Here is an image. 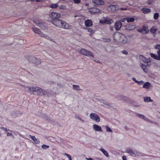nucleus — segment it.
<instances>
[{
    "mask_svg": "<svg viewBox=\"0 0 160 160\" xmlns=\"http://www.w3.org/2000/svg\"><path fill=\"white\" fill-rule=\"evenodd\" d=\"M52 23L56 27L60 28H63L65 29H70L71 26L66 23L64 21L58 19L53 20L52 21Z\"/></svg>",
    "mask_w": 160,
    "mask_h": 160,
    "instance_id": "f257e3e1",
    "label": "nucleus"
},
{
    "mask_svg": "<svg viewBox=\"0 0 160 160\" xmlns=\"http://www.w3.org/2000/svg\"><path fill=\"white\" fill-rule=\"evenodd\" d=\"M141 62H143L141 63V68L144 72L147 73L148 70L147 68V66H149L151 65V60L149 58H147L142 55H140L139 57Z\"/></svg>",
    "mask_w": 160,
    "mask_h": 160,
    "instance_id": "f03ea898",
    "label": "nucleus"
},
{
    "mask_svg": "<svg viewBox=\"0 0 160 160\" xmlns=\"http://www.w3.org/2000/svg\"><path fill=\"white\" fill-rule=\"evenodd\" d=\"M79 52L82 55L89 57L90 59H92L94 58V54L90 51L85 49H81Z\"/></svg>",
    "mask_w": 160,
    "mask_h": 160,
    "instance_id": "7ed1b4c3",
    "label": "nucleus"
},
{
    "mask_svg": "<svg viewBox=\"0 0 160 160\" xmlns=\"http://www.w3.org/2000/svg\"><path fill=\"white\" fill-rule=\"evenodd\" d=\"M38 87H25L24 89L26 92H30L31 94L34 95L36 94V92L37 93Z\"/></svg>",
    "mask_w": 160,
    "mask_h": 160,
    "instance_id": "20e7f679",
    "label": "nucleus"
},
{
    "mask_svg": "<svg viewBox=\"0 0 160 160\" xmlns=\"http://www.w3.org/2000/svg\"><path fill=\"white\" fill-rule=\"evenodd\" d=\"M126 152L131 156L134 157L139 156L141 154V152L138 151L130 148L128 149Z\"/></svg>",
    "mask_w": 160,
    "mask_h": 160,
    "instance_id": "39448f33",
    "label": "nucleus"
},
{
    "mask_svg": "<svg viewBox=\"0 0 160 160\" xmlns=\"http://www.w3.org/2000/svg\"><path fill=\"white\" fill-rule=\"evenodd\" d=\"M89 117L92 120L94 121L97 122H98L100 121V117L95 113H91L89 115Z\"/></svg>",
    "mask_w": 160,
    "mask_h": 160,
    "instance_id": "423d86ee",
    "label": "nucleus"
},
{
    "mask_svg": "<svg viewBox=\"0 0 160 160\" xmlns=\"http://www.w3.org/2000/svg\"><path fill=\"white\" fill-rule=\"evenodd\" d=\"M118 8L119 7L118 6L112 5L109 6L107 8V10L110 12H113L117 10Z\"/></svg>",
    "mask_w": 160,
    "mask_h": 160,
    "instance_id": "0eeeda50",
    "label": "nucleus"
},
{
    "mask_svg": "<svg viewBox=\"0 0 160 160\" xmlns=\"http://www.w3.org/2000/svg\"><path fill=\"white\" fill-rule=\"evenodd\" d=\"M98 103H100L101 105L102 106L110 108L112 107V104H109L106 101L103 99L99 100H98Z\"/></svg>",
    "mask_w": 160,
    "mask_h": 160,
    "instance_id": "6e6552de",
    "label": "nucleus"
},
{
    "mask_svg": "<svg viewBox=\"0 0 160 160\" xmlns=\"http://www.w3.org/2000/svg\"><path fill=\"white\" fill-rule=\"evenodd\" d=\"M137 31L143 34H146L148 33L149 32V30L148 28L146 27L143 26L142 28L139 29H137Z\"/></svg>",
    "mask_w": 160,
    "mask_h": 160,
    "instance_id": "1a4fd4ad",
    "label": "nucleus"
},
{
    "mask_svg": "<svg viewBox=\"0 0 160 160\" xmlns=\"http://www.w3.org/2000/svg\"><path fill=\"white\" fill-rule=\"evenodd\" d=\"M122 35V34L119 32L115 33L113 36V40L115 42H119L121 37Z\"/></svg>",
    "mask_w": 160,
    "mask_h": 160,
    "instance_id": "9d476101",
    "label": "nucleus"
},
{
    "mask_svg": "<svg viewBox=\"0 0 160 160\" xmlns=\"http://www.w3.org/2000/svg\"><path fill=\"white\" fill-rule=\"evenodd\" d=\"M32 30L35 33H37L40 36L46 37L47 36L46 35L43 34L39 29L37 28H32Z\"/></svg>",
    "mask_w": 160,
    "mask_h": 160,
    "instance_id": "9b49d317",
    "label": "nucleus"
},
{
    "mask_svg": "<svg viewBox=\"0 0 160 160\" xmlns=\"http://www.w3.org/2000/svg\"><path fill=\"white\" fill-rule=\"evenodd\" d=\"M49 16L51 18L55 20L56 18H59L61 14L58 12H52L49 14Z\"/></svg>",
    "mask_w": 160,
    "mask_h": 160,
    "instance_id": "f8f14e48",
    "label": "nucleus"
},
{
    "mask_svg": "<svg viewBox=\"0 0 160 160\" xmlns=\"http://www.w3.org/2000/svg\"><path fill=\"white\" fill-rule=\"evenodd\" d=\"M36 93L38 95L42 96L46 95L47 93V92L45 90H43L41 88L38 87Z\"/></svg>",
    "mask_w": 160,
    "mask_h": 160,
    "instance_id": "ddd939ff",
    "label": "nucleus"
},
{
    "mask_svg": "<svg viewBox=\"0 0 160 160\" xmlns=\"http://www.w3.org/2000/svg\"><path fill=\"white\" fill-rule=\"evenodd\" d=\"M122 24V23L120 21H116L114 25L116 30L117 31L119 30L121 28Z\"/></svg>",
    "mask_w": 160,
    "mask_h": 160,
    "instance_id": "4468645a",
    "label": "nucleus"
},
{
    "mask_svg": "<svg viewBox=\"0 0 160 160\" xmlns=\"http://www.w3.org/2000/svg\"><path fill=\"white\" fill-rule=\"evenodd\" d=\"M128 39L123 34L122 35L121 37L119 42L122 44H124L127 43L128 42Z\"/></svg>",
    "mask_w": 160,
    "mask_h": 160,
    "instance_id": "2eb2a0df",
    "label": "nucleus"
},
{
    "mask_svg": "<svg viewBox=\"0 0 160 160\" xmlns=\"http://www.w3.org/2000/svg\"><path fill=\"white\" fill-rule=\"evenodd\" d=\"M100 11L99 9L95 8H91L89 9V12L91 14H95L99 12Z\"/></svg>",
    "mask_w": 160,
    "mask_h": 160,
    "instance_id": "dca6fc26",
    "label": "nucleus"
},
{
    "mask_svg": "<svg viewBox=\"0 0 160 160\" xmlns=\"http://www.w3.org/2000/svg\"><path fill=\"white\" fill-rule=\"evenodd\" d=\"M152 87L151 84L149 82H145L143 86V88L147 90L150 89Z\"/></svg>",
    "mask_w": 160,
    "mask_h": 160,
    "instance_id": "f3484780",
    "label": "nucleus"
},
{
    "mask_svg": "<svg viewBox=\"0 0 160 160\" xmlns=\"http://www.w3.org/2000/svg\"><path fill=\"white\" fill-rule=\"evenodd\" d=\"M136 114L137 116L143 119L148 122H150V121L149 119H148V118L146 117L145 116L142 114H139L138 113H136Z\"/></svg>",
    "mask_w": 160,
    "mask_h": 160,
    "instance_id": "a211bd4d",
    "label": "nucleus"
},
{
    "mask_svg": "<svg viewBox=\"0 0 160 160\" xmlns=\"http://www.w3.org/2000/svg\"><path fill=\"white\" fill-rule=\"evenodd\" d=\"M93 128L94 130L96 131L102 132V130L101 127L99 126L97 124H93Z\"/></svg>",
    "mask_w": 160,
    "mask_h": 160,
    "instance_id": "6ab92c4d",
    "label": "nucleus"
},
{
    "mask_svg": "<svg viewBox=\"0 0 160 160\" xmlns=\"http://www.w3.org/2000/svg\"><path fill=\"white\" fill-rule=\"evenodd\" d=\"M93 3L99 5H102L104 4V2L102 0H92Z\"/></svg>",
    "mask_w": 160,
    "mask_h": 160,
    "instance_id": "aec40b11",
    "label": "nucleus"
},
{
    "mask_svg": "<svg viewBox=\"0 0 160 160\" xmlns=\"http://www.w3.org/2000/svg\"><path fill=\"white\" fill-rule=\"evenodd\" d=\"M126 29L127 30H131L136 28V25L134 24L128 25L126 26Z\"/></svg>",
    "mask_w": 160,
    "mask_h": 160,
    "instance_id": "412c9836",
    "label": "nucleus"
},
{
    "mask_svg": "<svg viewBox=\"0 0 160 160\" xmlns=\"http://www.w3.org/2000/svg\"><path fill=\"white\" fill-rule=\"evenodd\" d=\"M126 20L128 22H133L135 20V18L133 17H126L125 18H124L122 20V22H124L125 20Z\"/></svg>",
    "mask_w": 160,
    "mask_h": 160,
    "instance_id": "4be33fe9",
    "label": "nucleus"
},
{
    "mask_svg": "<svg viewBox=\"0 0 160 160\" xmlns=\"http://www.w3.org/2000/svg\"><path fill=\"white\" fill-rule=\"evenodd\" d=\"M32 63L36 65L39 64L41 63L40 60L38 59L35 58H32Z\"/></svg>",
    "mask_w": 160,
    "mask_h": 160,
    "instance_id": "5701e85b",
    "label": "nucleus"
},
{
    "mask_svg": "<svg viewBox=\"0 0 160 160\" xmlns=\"http://www.w3.org/2000/svg\"><path fill=\"white\" fill-rule=\"evenodd\" d=\"M85 24L87 27H90L92 25V21L91 20H87L85 22Z\"/></svg>",
    "mask_w": 160,
    "mask_h": 160,
    "instance_id": "b1692460",
    "label": "nucleus"
},
{
    "mask_svg": "<svg viewBox=\"0 0 160 160\" xmlns=\"http://www.w3.org/2000/svg\"><path fill=\"white\" fill-rule=\"evenodd\" d=\"M150 55L151 57L154 59L158 60H160V56H157L156 54L153 53H150Z\"/></svg>",
    "mask_w": 160,
    "mask_h": 160,
    "instance_id": "393cba45",
    "label": "nucleus"
},
{
    "mask_svg": "<svg viewBox=\"0 0 160 160\" xmlns=\"http://www.w3.org/2000/svg\"><path fill=\"white\" fill-rule=\"evenodd\" d=\"M29 137L34 141L35 143L38 144L39 142V140L38 138H36L35 136H32L30 135H29Z\"/></svg>",
    "mask_w": 160,
    "mask_h": 160,
    "instance_id": "a878e982",
    "label": "nucleus"
},
{
    "mask_svg": "<svg viewBox=\"0 0 160 160\" xmlns=\"http://www.w3.org/2000/svg\"><path fill=\"white\" fill-rule=\"evenodd\" d=\"M144 13L146 14L150 12L151 10L149 8H143L141 10Z\"/></svg>",
    "mask_w": 160,
    "mask_h": 160,
    "instance_id": "bb28decb",
    "label": "nucleus"
},
{
    "mask_svg": "<svg viewBox=\"0 0 160 160\" xmlns=\"http://www.w3.org/2000/svg\"><path fill=\"white\" fill-rule=\"evenodd\" d=\"M36 24H37L39 27L43 29L45 28V26L42 22H39L37 23H36Z\"/></svg>",
    "mask_w": 160,
    "mask_h": 160,
    "instance_id": "cd10ccee",
    "label": "nucleus"
},
{
    "mask_svg": "<svg viewBox=\"0 0 160 160\" xmlns=\"http://www.w3.org/2000/svg\"><path fill=\"white\" fill-rule=\"evenodd\" d=\"M144 101L146 102H152L153 100H151L150 97H146L143 98Z\"/></svg>",
    "mask_w": 160,
    "mask_h": 160,
    "instance_id": "c85d7f7f",
    "label": "nucleus"
},
{
    "mask_svg": "<svg viewBox=\"0 0 160 160\" xmlns=\"http://www.w3.org/2000/svg\"><path fill=\"white\" fill-rule=\"evenodd\" d=\"M100 150L107 157H109V155L106 151L102 148H100Z\"/></svg>",
    "mask_w": 160,
    "mask_h": 160,
    "instance_id": "c756f323",
    "label": "nucleus"
},
{
    "mask_svg": "<svg viewBox=\"0 0 160 160\" xmlns=\"http://www.w3.org/2000/svg\"><path fill=\"white\" fill-rule=\"evenodd\" d=\"M157 28L156 27H152L150 30V32L153 34H154L156 32L157 30Z\"/></svg>",
    "mask_w": 160,
    "mask_h": 160,
    "instance_id": "7c9ffc66",
    "label": "nucleus"
},
{
    "mask_svg": "<svg viewBox=\"0 0 160 160\" xmlns=\"http://www.w3.org/2000/svg\"><path fill=\"white\" fill-rule=\"evenodd\" d=\"M104 127L106 129V131L107 132H111L112 133L113 132L112 130L108 126H105Z\"/></svg>",
    "mask_w": 160,
    "mask_h": 160,
    "instance_id": "2f4dec72",
    "label": "nucleus"
},
{
    "mask_svg": "<svg viewBox=\"0 0 160 160\" xmlns=\"http://www.w3.org/2000/svg\"><path fill=\"white\" fill-rule=\"evenodd\" d=\"M72 86L73 89L75 90L79 91L81 90V89L80 88V86L78 85H73Z\"/></svg>",
    "mask_w": 160,
    "mask_h": 160,
    "instance_id": "473e14b6",
    "label": "nucleus"
},
{
    "mask_svg": "<svg viewBox=\"0 0 160 160\" xmlns=\"http://www.w3.org/2000/svg\"><path fill=\"white\" fill-rule=\"evenodd\" d=\"M114 22L111 19H106V23L108 24H111Z\"/></svg>",
    "mask_w": 160,
    "mask_h": 160,
    "instance_id": "72a5a7b5",
    "label": "nucleus"
},
{
    "mask_svg": "<svg viewBox=\"0 0 160 160\" xmlns=\"http://www.w3.org/2000/svg\"><path fill=\"white\" fill-rule=\"evenodd\" d=\"M75 117L77 118V119H78L79 120H80L81 121L83 122H84V120L82 119L79 116V115H77V114H75Z\"/></svg>",
    "mask_w": 160,
    "mask_h": 160,
    "instance_id": "f704fd0d",
    "label": "nucleus"
},
{
    "mask_svg": "<svg viewBox=\"0 0 160 160\" xmlns=\"http://www.w3.org/2000/svg\"><path fill=\"white\" fill-rule=\"evenodd\" d=\"M51 8H56L58 6V5L57 3H52L50 5Z\"/></svg>",
    "mask_w": 160,
    "mask_h": 160,
    "instance_id": "c9c22d12",
    "label": "nucleus"
},
{
    "mask_svg": "<svg viewBox=\"0 0 160 160\" xmlns=\"http://www.w3.org/2000/svg\"><path fill=\"white\" fill-rule=\"evenodd\" d=\"M87 29L88 30V32H90V35H92V34H93L94 33V31L91 28H87Z\"/></svg>",
    "mask_w": 160,
    "mask_h": 160,
    "instance_id": "e433bc0d",
    "label": "nucleus"
},
{
    "mask_svg": "<svg viewBox=\"0 0 160 160\" xmlns=\"http://www.w3.org/2000/svg\"><path fill=\"white\" fill-rule=\"evenodd\" d=\"M59 8L61 9H66L67 7L66 6L64 5H61L59 6Z\"/></svg>",
    "mask_w": 160,
    "mask_h": 160,
    "instance_id": "4c0bfd02",
    "label": "nucleus"
},
{
    "mask_svg": "<svg viewBox=\"0 0 160 160\" xmlns=\"http://www.w3.org/2000/svg\"><path fill=\"white\" fill-rule=\"evenodd\" d=\"M158 17H159V14L157 12H156V13H155L154 15L153 18L155 19H157L158 18Z\"/></svg>",
    "mask_w": 160,
    "mask_h": 160,
    "instance_id": "58836bf2",
    "label": "nucleus"
},
{
    "mask_svg": "<svg viewBox=\"0 0 160 160\" xmlns=\"http://www.w3.org/2000/svg\"><path fill=\"white\" fill-rule=\"evenodd\" d=\"M49 147V146L48 145H46L45 144H43L42 146V148L43 149H46L48 148Z\"/></svg>",
    "mask_w": 160,
    "mask_h": 160,
    "instance_id": "ea45409f",
    "label": "nucleus"
},
{
    "mask_svg": "<svg viewBox=\"0 0 160 160\" xmlns=\"http://www.w3.org/2000/svg\"><path fill=\"white\" fill-rule=\"evenodd\" d=\"M106 19H104L99 21V22L101 23H106Z\"/></svg>",
    "mask_w": 160,
    "mask_h": 160,
    "instance_id": "a19ab883",
    "label": "nucleus"
},
{
    "mask_svg": "<svg viewBox=\"0 0 160 160\" xmlns=\"http://www.w3.org/2000/svg\"><path fill=\"white\" fill-rule=\"evenodd\" d=\"M155 48L156 49H158V50H160V44H157L155 46Z\"/></svg>",
    "mask_w": 160,
    "mask_h": 160,
    "instance_id": "79ce46f5",
    "label": "nucleus"
},
{
    "mask_svg": "<svg viewBox=\"0 0 160 160\" xmlns=\"http://www.w3.org/2000/svg\"><path fill=\"white\" fill-rule=\"evenodd\" d=\"M64 155H66L68 158L69 159V160H72L71 156L69 155V154H67V153H64Z\"/></svg>",
    "mask_w": 160,
    "mask_h": 160,
    "instance_id": "37998d69",
    "label": "nucleus"
},
{
    "mask_svg": "<svg viewBox=\"0 0 160 160\" xmlns=\"http://www.w3.org/2000/svg\"><path fill=\"white\" fill-rule=\"evenodd\" d=\"M7 135L8 136H11V137L12 138H14V136L12 133H10L9 132H8L7 133Z\"/></svg>",
    "mask_w": 160,
    "mask_h": 160,
    "instance_id": "c03bdc74",
    "label": "nucleus"
},
{
    "mask_svg": "<svg viewBox=\"0 0 160 160\" xmlns=\"http://www.w3.org/2000/svg\"><path fill=\"white\" fill-rule=\"evenodd\" d=\"M137 83L139 85H142L143 83H144V82L142 81H138Z\"/></svg>",
    "mask_w": 160,
    "mask_h": 160,
    "instance_id": "a18cd8bd",
    "label": "nucleus"
},
{
    "mask_svg": "<svg viewBox=\"0 0 160 160\" xmlns=\"http://www.w3.org/2000/svg\"><path fill=\"white\" fill-rule=\"evenodd\" d=\"M109 28L111 31H112L114 30V27L113 26H110Z\"/></svg>",
    "mask_w": 160,
    "mask_h": 160,
    "instance_id": "49530a36",
    "label": "nucleus"
},
{
    "mask_svg": "<svg viewBox=\"0 0 160 160\" xmlns=\"http://www.w3.org/2000/svg\"><path fill=\"white\" fill-rule=\"evenodd\" d=\"M74 2L76 3H78L80 2V0H73Z\"/></svg>",
    "mask_w": 160,
    "mask_h": 160,
    "instance_id": "de8ad7c7",
    "label": "nucleus"
},
{
    "mask_svg": "<svg viewBox=\"0 0 160 160\" xmlns=\"http://www.w3.org/2000/svg\"><path fill=\"white\" fill-rule=\"evenodd\" d=\"M104 41L105 42H109L111 41V39L109 38H108L107 39H105Z\"/></svg>",
    "mask_w": 160,
    "mask_h": 160,
    "instance_id": "09e8293b",
    "label": "nucleus"
},
{
    "mask_svg": "<svg viewBox=\"0 0 160 160\" xmlns=\"http://www.w3.org/2000/svg\"><path fill=\"white\" fill-rule=\"evenodd\" d=\"M122 53L124 54L127 55L128 54V52L127 51L125 50H123L122 51Z\"/></svg>",
    "mask_w": 160,
    "mask_h": 160,
    "instance_id": "8fccbe9b",
    "label": "nucleus"
},
{
    "mask_svg": "<svg viewBox=\"0 0 160 160\" xmlns=\"http://www.w3.org/2000/svg\"><path fill=\"white\" fill-rule=\"evenodd\" d=\"M122 160H127V157L126 156H123L122 157Z\"/></svg>",
    "mask_w": 160,
    "mask_h": 160,
    "instance_id": "3c124183",
    "label": "nucleus"
},
{
    "mask_svg": "<svg viewBox=\"0 0 160 160\" xmlns=\"http://www.w3.org/2000/svg\"><path fill=\"white\" fill-rule=\"evenodd\" d=\"M1 129L3 130V131H6V132H7V129L5 128H4L3 127H2L1 128Z\"/></svg>",
    "mask_w": 160,
    "mask_h": 160,
    "instance_id": "603ef678",
    "label": "nucleus"
},
{
    "mask_svg": "<svg viewBox=\"0 0 160 160\" xmlns=\"http://www.w3.org/2000/svg\"><path fill=\"white\" fill-rule=\"evenodd\" d=\"M132 79L136 82L137 83L138 82V81L135 78H132Z\"/></svg>",
    "mask_w": 160,
    "mask_h": 160,
    "instance_id": "864d4df0",
    "label": "nucleus"
},
{
    "mask_svg": "<svg viewBox=\"0 0 160 160\" xmlns=\"http://www.w3.org/2000/svg\"><path fill=\"white\" fill-rule=\"evenodd\" d=\"M124 128L126 130H128L129 129V128L128 127L126 126Z\"/></svg>",
    "mask_w": 160,
    "mask_h": 160,
    "instance_id": "5fc2aeb1",
    "label": "nucleus"
},
{
    "mask_svg": "<svg viewBox=\"0 0 160 160\" xmlns=\"http://www.w3.org/2000/svg\"><path fill=\"white\" fill-rule=\"evenodd\" d=\"M157 53L158 54V56H160V50H158L157 51Z\"/></svg>",
    "mask_w": 160,
    "mask_h": 160,
    "instance_id": "6e6d98bb",
    "label": "nucleus"
},
{
    "mask_svg": "<svg viewBox=\"0 0 160 160\" xmlns=\"http://www.w3.org/2000/svg\"><path fill=\"white\" fill-rule=\"evenodd\" d=\"M86 159L87 160H94L92 159V158H86Z\"/></svg>",
    "mask_w": 160,
    "mask_h": 160,
    "instance_id": "4d7b16f0",
    "label": "nucleus"
},
{
    "mask_svg": "<svg viewBox=\"0 0 160 160\" xmlns=\"http://www.w3.org/2000/svg\"><path fill=\"white\" fill-rule=\"evenodd\" d=\"M120 9L122 10H127V8H120Z\"/></svg>",
    "mask_w": 160,
    "mask_h": 160,
    "instance_id": "13d9d810",
    "label": "nucleus"
},
{
    "mask_svg": "<svg viewBox=\"0 0 160 160\" xmlns=\"http://www.w3.org/2000/svg\"><path fill=\"white\" fill-rule=\"evenodd\" d=\"M36 1L37 2H42V0H36Z\"/></svg>",
    "mask_w": 160,
    "mask_h": 160,
    "instance_id": "bf43d9fd",
    "label": "nucleus"
},
{
    "mask_svg": "<svg viewBox=\"0 0 160 160\" xmlns=\"http://www.w3.org/2000/svg\"><path fill=\"white\" fill-rule=\"evenodd\" d=\"M122 98L123 99H125L126 98V97L125 96H123V97H122Z\"/></svg>",
    "mask_w": 160,
    "mask_h": 160,
    "instance_id": "052dcab7",
    "label": "nucleus"
},
{
    "mask_svg": "<svg viewBox=\"0 0 160 160\" xmlns=\"http://www.w3.org/2000/svg\"><path fill=\"white\" fill-rule=\"evenodd\" d=\"M97 62L98 63H99L100 62V61H98Z\"/></svg>",
    "mask_w": 160,
    "mask_h": 160,
    "instance_id": "680f3d73",
    "label": "nucleus"
},
{
    "mask_svg": "<svg viewBox=\"0 0 160 160\" xmlns=\"http://www.w3.org/2000/svg\"><path fill=\"white\" fill-rule=\"evenodd\" d=\"M29 1H34V0H29Z\"/></svg>",
    "mask_w": 160,
    "mask_h": 160,
    "instance_id": "e2e57ef3",
    "label": "nucleus"
},
{
    "mask_svg": "<svg viewBox=\"0 0 160 160\" xmlns=\"http://www.w3.org/2000/svg\"><path fill=\"white\" fill-rule=\"evenodd\" d=\"M88 5V4H87V3H86V6H87V5Z\"/></svg>",
    "mask_w": 160,
    "mask_h": 160,
    "instance_id": "0e129e2a",
    "label": "nucleus"
},
{
    "mask_svg": "<svg viewBox=\"0 0 160 160\" xmlns=\"http://www.w3.org/2000/svg\"><path fill=\"white\" fill-rule=\"evenodd\" d=\"M77 16H75V18H76V17H77Z\"/></svg>",
    "mask_w": 160,
    "mask_h": 160,
    "instance_id": "69168bd1",
    "label": "nucleus"
},
{
    "mask_svg": "<svg viewBox=\"0 0 160 160\" xmlns=\"http://www.w3.org/2000/svg\"><path fill=\"white\" fill-rule=\"evenodd\" d=\"M1 134L0 133V136H1Z\"/></svg>",
    "mask_w": 160,
    "mask_h": 160,
    "instance_id": "338daca9",
    "label": "nucleus"
},
{
    "mask_svg": "<svg viewBox=\"0 0 160 160\" xmlns=\"http://www.w3.org/2000/svg\"><path fill=\"white\" fill-rule=\"evenodd\" d=\"M42 0V1H44V0Z\"/></svg>",
    "mask_w": 160,
    "mask_h": 160,
    "instance_id": "774afa93",
    "label": "nucleus"
}]
</instances>
